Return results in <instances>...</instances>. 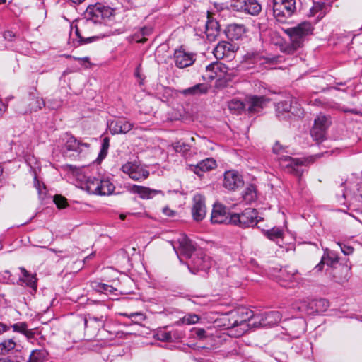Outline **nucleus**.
Here are the masks:
<instances>
[{
	"label": "nucleus",
	"mask_w": 362,
	"mask_h": 362,
	"mask_svg": "<svg viewBox=\"0 0 362 362\" xmlns=\"http://www.w3.org/2000/svg\"><path fill=\"white\" fill-rule=\"evenodd\" d=\"M114 16V10L110 7L105 6L100 4L89 6L86 10V19L82 21L75 26V33L81 43H88L95 37H84L81 34V28L83 27H91L95 23H105Z\"/></svg>",
	"instance_id": "nucleus-1"
},
{
	"label": "nucleus",
	"mask_w": 362,
	"mask_h": 362,
	"mask_svg": "<svg viewBox=\"0 0 362 362\" xmlns=\"http://www.w3.org/2000/svg\"><path fill=\"white\" fill-rule=\"evenodd\" d=\"M286 148L277 141L274 144L272 149L274 153L281 155L279 161L282 169L288 173L300 177L303 173V167L312 163L313 160L312 158H299L284 155V153L287 152Z\"/></svg>",
	"instance_id": "nucleus-2"
},
{
	"label": "nucleus",
	"mask_w": 362,
	"mask_h": 362,
	"mask_svg": "<svg viewBox=\"0 0 362 362\" xmlns=\"http://www.w3.org/2000/svg\"><path fill=\"white\" fill-rule=\"evenodd\" d=\"M228 323L226 325L228 329L240 327L238 335H242L252 327L253 317L255 315L252 310L245 308H239L228 313Z\"/></svg>",
	"instance_id": "nucleus-3"
},
{
	"label": "nucleus",
	"mask_w": 362,
	"mask_h": 362,
	"mask_svg": "<svg viewBox=\"0 0 362 362\" xmlns=\"http://www.w3.org/2000/svg\"><path fill=\"white\" fill-rule=\"evenodd\" d=\"M313 28L310 23L303 22L296 27L288 28L286 33L290 36L291 45L287 47L284 52L293 54L298 48L303 46L305 38L312 34Z\"/></svg>",
	"instance_id": "nucleus-4"
},
{
	"label": "nucleus",
	"mask_w": 362,
	"mask_h": 362,
	"mask_svg": "<svg viewBox=\"0 0 362 362\" xmlns=\"http://www.w3.org/2000/svg\"><path fill=\"white\" fill-rule=\"evenodd\" d=\"M261 220L257 211L252 208L245 209L241 213L232 214V224L243 228L254 227Z\"/></svg>",
	"instance_id": "nucleus-5"
},
{
	"label": "nucleus",
	"mask_w": 362,
	"mask_h": 362,
	"mask_svg": "<svg viewBox=\"0 0 362 362\" xmlns=\"http://www.w3.org/2000/svg\"><path fill=\"white\" fill-rule=\"evenodd\" d=\"M358 182L356 179L354 180H348L345 182H341L336 189V196L338 202L340 204H346L347 199L351 200L353 197L362 196L359 193Z\"/></svg>",
	"instance_id": "nucleus-6"
},
{
	"label": "nucleus",
	"mask_w": 362,
	"mask_h": 362,
	"mask_svg": "<svg viewBox=\"0 0 362 362\" xmlns=\"http://www.w3.org/2000/svg\"><path fill=\"white\" fill-rule=\"evenodd\" d=\"M295 0H273V14L280 23L286 22L296 11Z\"/></svg>",
	"instance_id": "nucleus-7"
},
{
	"label": "nucleus",
	"mask_w": 362,
	"mask_h": 362,
	"mask_svg": "<svg viewBox=\"0 0 362 362\" xmlns=\"http://www.w3.org/2000/svg\"><path fill=\"white\" fill-rule=\"evenodd\" d=\"M45 103L42 98L39 97V94L35 89L30 91L28 96L23 98L18 111L22 114H26L28 112H36L43 107Z\"/></svg>",
	"instance_id": "nucleus-8"
},
{
	"label": "nucleus",
	"mask_w": 362,
	"mask_h": 362,
	"mask_svg": "<svg viewBox=\"0 0 362 362\" xmlns=\"http://www.w3.org/2000/svg\"><path fill=\"white\" fill-rule=\"evenodd\" d=\"M282 317L279 311H269L263 314H257L253 317V327L272 326L278 324Z\"/></svg>",
	"instance_id": "nucleus-9"
},
{
	"label": "nucleus",
	"mask_w": 362,
	"mask_h": 362,
	"mask_svg": "<svg viewBox=\"0 0 362 362\" xmlns=\"http://www.w3.org/2000/svg\"><path fill=\"white\" fill-rule=\"evenodd\" d=\"M123 173L127 174L129 177L136 181H141L146 179L149 172L143 167L135 163L128 162L122 166Z\"/></svg>",
	"instance_id": "nucleus-10"
},
{
	"label": "nucleus",
	"mask_w": 362,
	"mask_h": 362,
	"mask_svg": "<svg viewBox=\"0 0 362 362\" xmlns=\"http://www.w3.org/2000/svg\"><path fill=\"white\" fill-rule=\"evenodd\" d=\"M244 184L242 175L235 170L226 171L223 175V186L224 188L235 191Z\"/></svg>",
	"instance_id": "nucleus-11"
},
{
	"label": "nucleus",
	"mask_w": 362,
	"mask_h": 362,
	"mask_svg": "<svg viewBox=\"0 0 362 362\" xmlns=\"http://www.w3.org/2000/svg\"><path fill=\"white\" fill-rule=\"evenodd\" d=\"M211 221L217 224H232V214L228 213L226 208L222 204H215L211 212Z\"/></svg>",
	"instance_id": "nucleus-12"
},
{
	"label": "nucleus",
	"mask_w": 362,
	"mask_h": 362,
	"mask_svg": "<svg viewBox=\"0 0 362 362\" xmlns=\"http://www.w3.org/2000/svg\"><path fill=\"white\" fill-rule=\"evenodd\" d=\"M192 214L194 221L203 220L206 214L205 198L200 194L194 196L192 200Z\"/></svg>",
	"instance_id": "nucleus-13"
},
{
	"label": "nucleus",
	"mask_w": 362,
	"mask_h": 362,
	"mask_svg": "<svg viewBox=\"0 0 362 362\" xmlns=\"http://www.w3.org/2000/svg\"><path fill=\"white\" fill-rule=\"evenodd\" d=\"M265 96L250 95L246 99V110L249 114L259 113L269 102Z\"/></svg>",
	"instance_id": "nucleus-14"
},
{
	"label": "nucleus",
	"mask_w": 362,
	"mask_h": 362,
	"mask_svg": "<svg viewBox=\"0 0 362 362\" xmlns=\"http://www.w3.org/2000/svg\"><path fill=\"white\" fill-rule=\"evenodd\" d=\"M192 266L195 271H192V268L188 266L191 272L195 274L196 272L207 271L211 266V261L206 255L202 252H197L192 260Z\"/></svg>",
	"instance_id": "nucleus-15"
},
{
	"label": "nucleus",
	"mask_w": 362,
	"mask_h": 362,
	"mask_svg": "<svg viewBox=\"0 0 362 362\" xmlns=\"http://www.w3.org/2000/svg\"><path fill=\"white\" fill-rule=\"evenodd\" d=\"M228 71V68L224 64L215 62L206 66V77L210 81L216 78H221Z\"/></svg>",
	"instance_id": "nucleus-16"
},
{
	"label": "nucleus",
	"mask_w": 362,
	"mask_h": 362,
	"mask_svg": "<svg viewBox=\"0 0 362 362\" xmlns=\"http://www.w3.org/2000/svg\"><path fill=\"white\" fill-rule=\"evenodd\" d=\"M128 190L131 193L138 194L143 199H152L158 194L163 196V192L161 190L152 189L147 187L136 185L129 186Z\"/></svg>",
	"instance_id": "nucleus-17"
},
{
	"label": "nucleus",
	"mask_w": 362,
	"mask_h": 362,
	"mask_svg": "<svg viewBox=\"0 0 362 362\" xmlns=\"http://www.w3.org/2000/svg\"><path fill=\"white\" fill-rule=\"evenodd\" d=\"M216 161L213 158H207L202 160L197 165H190L189 170L198 176L202 177L203 173L216 168Z\"/></svg>",
	"instance_id": "nucleus-18"
},
{
	"label": "nucleus",
	"mask_w": 362,
	"mask_h": 362,
	"mask_svg": "<svg viewBox=\"0 0 362 362\" xmlns=\"http://www.w3.org/2000/svg\"><path fill=\"white\" fill-rule=\"evenodd\" d=\"M179 247L177 255H182L187 258H190L193 252L195 250V246L192 241L185 235H182L178 238Z\"/></svg>",
	"instance_id": "nucleus-19"
},
{
	"label": "nucleus",
	"mask_w": 362,
	"mask_h": 362,
	"mask_svg": "<svg viewBox=\"0 0 362 362\" xmlns=\"http://www.w3.org/2000/svg\"><path fill=\"white\" fill-rule=\"evenodd\" d=\"M338 262L339 257L337 255V254H335L332 251L326 249L323 256L321 258L320 263L317 265H316L315 269L317 272H321L325 264H327V266L332 268H336Z\"/></svg>",
	"instance_id": "nucleus-20"
},
{
	"label": "nucleus",
	"mask_w": 362,
	"mask_h": 362,
	"mask_svg": "<svg viewBox=\"0 0 362 362\" xmlns=\"http://www.w3.org/2000/svg\"><path fill=\"white\" fill-rule=\"evenodd\" d=\"M174 59L175 66L180 69L191 66L194 62L193 54L180 49L175 51Z\"/></svg>",
	"instance_id": "nucleus-21"
},
{
	"label": "nucleus",
	"mask_w": 362,
	"mask_h": 362,
	"mask_svg": "<svg viewBox=\"0 0 362 362\" xmlns=\"http://www.w3.org/2000/svg\"><path fill=\"white\" fill-rule=\"evenodd\" d=\"M22 346L13 339H4L0 341V355L5 356L11 353H21Z\"/></svg>",
	"instance_id": "nucleus-22"
},
{
	"label": "nucleus",
	"mask_w": 362,
	"mask_h": 362,
	"mask_svg": "<svg viewBox=\"0 0 362 362\" xmlns=\"http://www.w3.org/2000/svg\"><path fill=\"white\" fill-rule=\"evenodd\" d=\"M133 127V124L124 119H117L112 121L109 125L112 134H126Z\"/></svg>",
	"instance_id": "nucleus-23"
},
{
	"label": "nucleus",
	"mask_w": 362,
	"mask_h": 362,
	"mask_svg": "<svg viewBox=\"0 0 362 362\" xmlns=\"http://www.w3.org/2000/svg\"><path fill=\"white\" fill-rule=\"evenodd\" d=\"M19 269L22 276L19 278L18 281L31 288L32 292H35L37 288L36 274H30L24 267H20Z\"/></svg>",
	"instance_id": "nucleus-24"
},
{
	"label": "nucleus",
	"mask_w": 362,
	"mask_h": 362,
	"mask_svg": "<svg viewBox=\"0 0 362 362\" xmlns=\"http://www.w3.org/2000/svg\"><path fill=\"white\" fill-rule=\"evenodd\" d=\"M89 146V144L81 142L73 135L69 134H66L65 147L66 150L70 151L81 152L83 151V147L88 148Z\"/></svg>",
	"instance_id": "nucleus-25"
},
{
	"label": "nucleus",
	"mask_w": 362,
	"mask_h": 362,
	"mask_svg": "<svg viewBox=\"0 0 362 362\" xmlns=\"http://www.w3.org/2000/svg\"><path fill=\"white\" fill-rule=\"evenodd\" d=\"M305 320L302 318L294 319L288 322L286 330L293 337L298 336L305 331Z\"/></svg>",
	"instance_id": "nucleus-26"
},
{
	"label": "nucleus",
	"mask_w": 362,
	"mask_h": 362,
	"mask_svg": "<svg viewBox=\"0 0 362 362\" xmlns=\"http://www.w3.org/2000/svg\"><path fill=\"white\" fill-rule=\"evenodd\" d=\"M82 188L88 193L98 194L100 180L95 177L83 175Z\"/></svg>",
	"instance_id": "nucleus-27"
},
{
	"label": "nucleus",
	"mask_w": 362,
	"mask_h": 362,
	"mask_svg": "<svg viewBox=\"0 0 362 362\" xmlns=\"http://www.w3.org/2000/svg\"><path fill=\"white\" fill-rule=\"evenodd\" d=\"M276 112L279 119H284L286 117L284 114H288L289 112H291L293 115H300V113L296 111L294 107H292L291 102L286 100L281 101L276 104Z\"/></svg>",
	"instance_id": "nucleus-28"
},
{
	"label": "nucleus",
	"mask_w": 362,
	"mask_h": 362,
	"mask_svg": "<svg viewBox=\"0 0 362 362\" xmlns=\"http://www.w3.org/2000/svg\"><path fill=\"white\" fill-rule=\"evenodd\" d=\"M106 317L101 315L100 317L88 315L84 319V325L86 329H93L94 331H98L100 328L104 327Z\"/></svg>",
	"instance_id": "nucleus-29"
},
{
	"label": "nucleus",
	"mask_w": 362,
	"mask_h": 362,
	"mask_svg": "<svg viewBox=\"0 0 362 362\" xmlns=\"http://www.w3.org/2000/svg\"><path fill=\"white\" fill-rule=\"evenodd\" d=\"M296 272L289 271L286 268L281 269L279 278L281 282L280 284L284 287H293V282L296 281Z\"/></svg>",
	"instance_id": "nucleus-30"
},
{
	"label": "nucleus",
	"mask_w": 362,
	"mask_h": 362,
	"mask_svg": "<svg viewBox=\"0 0 362 362\" xmlns=\"http://www.w3.org/2000/svg\"><path fill=\"white\" fill-rule=\"evenodd\" d=\"M246 29L243 24H231L227 28L226 35L230 40H238L245 33Z\"/></svg>",
	"instance_id": "nucleus-31"
},
{
	"label": "nucleus",
	"mask_w": 362,
	"mask_h": 362,
	"mask_svg": "<svg viewBox=\"0 0 362 362\" xmlns=\"http://www.w3.org/2000/svg\"><path fill=\"white\" fill-rule=\"evenodd\" d=\"M329 302L323 298L310 300V314L322 313L329 308Z\"/></svg>",
	"instance_id": "nucleus-32"
},
{
	"label": "nucleus",
	"mask_w": 362,
	"mask_h": 362,
	"mask_svg": "<svg viewBox=\"0 0 362 362\" xmlns=\"http://www.w3.org/2000/svg\"><path fill=\"white\" fill-rule=\"evenodd\" d=\"M232 45L227 42H221L214 49V55L216 59H223L228 57L231 50Z\"/></svg>",
	"instance_id": "nucleus-33"
},
{
	"label": "nucleus",
	"mask_w": 362,
	"mask_h": 362,
	"mask_svg": "<svg viewBox=\"0 0 362 362\" xmlns=\"http://www.w3.org/2000/svg\"><path fill=\"white\" fill-rule=\"evenodd\" d=\"M11 327L14 332L24 334L28 339H33L35 334L34 329H28V325L25 322L15 323Z\"/></svg>",
	"instance_id": "nucleus-34"
},
{
	"label": "nucleus",
	"mask_w": 362,
	"mask_h": 362,
	"mask_svg": "<svg viewBox=\"0 0 362 362\" xmlns=\"http://www.w3.org/2000/svg\"><path fill=\"white\" fill-rule=\"evenodd\" d=\"M219 33V25L216 21L209 20L206 23V34L209 40H214Z\"/></svg>",
	"instance_id": "nucleus-35"
},
{
	"label": "nucleus",
	"mask_w": 362,
	"mask_h": 362,
	"mask_svg": "<svg viewBox=\"0 0 362 362\" xmlns=\"http://www.w3.org/2000/svg\"><path fill=\"white\" fill-rule=\"evenodd\" d=\"M310 299H303L295 301L292 305L291 309L294 312H299L300 313H305L307 315L310 314Z\"/></svg>",
	"instance_id": "nucleus-36"
},
{
	"label": "nucleus",
	"mask_w": 362,
	"mask_h": 362,
	"mask_svg": "<svg viewBox=\"0 0 362 362\" xmlns=\"http://www.w3.org/2000/svg\"><path fill=\"white\" fill-rule=\"evenodd\" d=\"M208 89L206 85L203 83H198L194 86L184 89L181 93L184 95H199L203 93H206Z\"/></svg>",
	"instance_id": "nucleus-37"
},
{
	"label": "nucleus",
	"mask_w": 362,
	"mask_h": 362,
	"mask_svg": "<svg viewBox=\"0 0 362 362\" xmlns=\"http://www.w3.org/2000/svg\"><path fill=\"white\" fill-rule=\"evenodd\" d=\"M242 197L247 204H250L257 199L256 189L254 185H250L242 193Z\"/></svg>",
	"instance_id": "nucleus-38"
},
{
	"label": "nucleus",
	"mask_w": 362,
	"mask_h": 362,
	"mask_svg": "<svg viewBox=\"0 0 362 362\" xmlns=\"http://www.w3.org/2000/svg\"><path fill=\"white\" fill-rule=\"evenodd\" d=\"M199 320L200 317L198 315L194 313H187L182 318H180L178 321H176L175 324L177 325H190L197 323Z\"/></svg>",
	"instance_id": "nucleus-39"
},
{
	"label": "nucleus",
	"mask_w": 362,
	"mask_h": 362,
	"mask_svg": "<svg viewBox=\"0 0 362 362\" xmlns=\"http://www.w3.org/2000/svg\"><path fill=\"white\" fill-rule=\"evenodd\" d=\"M261 10V5L257 0H247L244 12L255 16L257 15Z\"/></svg>",
	"instance_id": "nucleus-40"
},
{
	"label": "nucleus",
	"mask_w": 362,
	"mask_h": 362,
	"mask_svg": "<svg viewBox=\"0 0 362 362\" xmlns=\"http://www.w3.org/2000/svg\"><path fill=\"white\" fill-rule=\"evenodd\" d=\"M98 195H109L114 192L115 186L107 180H100Z\"/></svg>",
	"instance_id": "nucleus-41"
},
{
	"label": "nucleus",
	"mask_w": 362,
	"mask_h": 362,
	"mask_svg": "<svg viewBox=\"0 0 362 362\" xmlns=\"http://www.w3.org/2000/svg\"><path fill=\"white\" fill-rule=\"evenodd\" d=\"M228 107L231 112H234L238 114L240 113V112L244 109H247L246 103H243V102L237 99H233L229 101Z\"/></svg>",
	"instance_id": "nucleus-42"
},
{
	"label": "nucleus",
	"mask_w": 362,
	"mask_h": 362,
	"mask_svg": "<svg viewBox=\"0 0 362 362\" xmlns=\"http://www.w3.org/2000/svg\"><path fill=\"white\" fill-rule=\"evenodd\" d=\"M265 235L271 240L276 241L278 243L279 240L283 238V230L279 228H273L265 232Z\"/></svg>",
	"instance_id": "nucleus-43"
},
{
	"label": "nucleus",
	"mask_w": 362,
	"mask_h": 362,
	"mask_svg": "<svg viewBox=\"0 0 362 362\" xmlns=\"http://www.w3.org/2000/svg\"><path fill=\"white\" fill-rule=\"evenodd\" d=\"M326 129L322 128L317 127L316 126H313L311 131L310 134L312 137L317 141H320L323 140L325 136Z\"/></svg>",
	"instance_id": "nucleus-44"
},
{
	"label": "nucleus",
	"mask_w": 362,
	"mask_h": 362,
	"mask_svg": "<svg viewBox=\"0 0 362 362\" xmlns=\"http://www.w3.org/2000/svg\"><path fill=\"white\" fill-rule=\"evenodd\" d=\"M325 5L324 3L320 2H314L313 6L310 9V16H315L317 14V18H322L324 16V12L322 9L325 8Z\"/></svg>",
	"instance_id": "nucleus-45"
},
{
	"label": "nucleus",
	"mask_w": 362,
	"mask_h": 362,
	"mask_svg": "<svg viewBox=\"0 0 362 362\" xmlns=\"http://www.w3.org/2000/svg\"><path fill=\"white\" fill-rule=\"evenodd\" d=\"M157 338L158 340L162 341H173V339L177 338L175 336V332H166L165 330H160L156 334Z\"/></svg>",
	"instance_id": "nucleus-46"
},
{
	"label": "nucleus",
	"mask_w": 362,
	"mask_h": 362,
	"mask_svg": "<svg viewBox=\"0 0 362 362\" xmlns=\"http://www.w3.org/2000/svg\"><path fill=\"white\" fill-rule=\"evenodd\" d=\"M173 148L176 152L185 155L190 149V146L186 143L179 141L173 144Z\"/></svg>",
	"instance_id": "nucleus-47"
},
{
	"label": "nucleus",
	"mask_w": 362,
	"mask_h": 362,
	"mask_svg": "<svg viewBox=\"0 0 362 362\" xmlns=\"http://www.w3.org/2000/svg\"><path fill=\"white\" fill-rule=\"evenodd\" d=\"M317 127H321L324 129H327L329 126V120L327 117L325 115H318L314 121V125Z\"/></svg>",
	"instance_id": "nucleus-48"
},
{
	"label": "nucleus",
	"mask_w": 362,
	"mask_h": 362,
	"mask_svg": "<svg viewBox=\"0 0 362 362\" xmlns=\"http://www.w3.org/2000/svg\"><path fill=\"white\" fill-rule=\"evenodd\" d=\"M109 146H110V139L108 137H105L103 139L102 146H101L100 152L99 153V157H100L101 158H104L106 156V155L107 154Z\"/></svg>",
	"instance_id": "nucleus-49"
},
{
	"label": "nucleus",
	"mask_w": 362,
	"mask_h": 362,
	"mask_svg": "<svg viewBox=\"0 0 362 362\" xmlns=\"http://www.w3.org/2000/svg\"><path fill=\"white\" fill-rule=\"evenodd\" d=\"M247 0H233L232 7L238 11H245Z\"/></svg>",
	"instance_id": "nucleus-50"
},
{
	"label": "nucleus",
	"mask_w": 362,
	"mask_h": 362,
	"mask_svg": "<svg viewBox=\"0 0 362 362\" xmlns=\"http://www.w3.org/2000/svg\"><path fill=\"white\" fill-rule=\"evenodd\" d=\"M54 202L59 209H64L67 205V200L62 195H55L54 197Z\"/></svg>",
	"instance_id": "nucleus-51"
},
{
	"label": "nucleus",
	"mask_w": 362,
	"mask_h": 362,
	"mask_svg": "<svg viewBox=\"0 0 362 362\" xmlns=\"http://www.w3.org/2000/svg\"><path fill=\"white\" fill-rule=\"evenodd\" d=\"M196 337L199 340H204L208 337L206 331L203 328H194Z\"/></svg>",
	"instance_id": "nucleus-52"
},
{
	"label": "nucleus",
	"mask_w": 362,
	"mask_h": 362,
	"mask_svg": "<svg viewBox=\"0 0 362 362\" xmlns=\"http://www.w3.org/2000/svg\"><path fill=\"white\" fill-rule=\"evenodd\" d=\"M122 315L128 317L129 318H136L138 317L139 320H142L144 319L143 314L140 313H131L129 314L127 313H121Z\"/></svg>",
	"instance_id": "nucleus-53"
},
{
	"label": "nucleus",
	"mask_w": 362,
	"mask_h": 362,
	"mask_svg": "<svg viewBox=\"0 0 362 362\" xmlns=\"http://www.w3.org/2000/svg\"><path fill=\"white\" fill-rule=\"evenodd\" d=\"M339 246L341 247V250L342 251V252L346 255H351L353 252H354V248L351 246H347V245H341L339 244Z\"/></svg>",
	"instance_id": "nucleus-54"
},
{
	"label": "nucleus",
	"mask_w": 362,
	"mask_h": 362,
	"mask_svg": "<svg viewBox=\"0 0 362 362\" xmlns=\"http://www.w3.org/2000/svg\"><path fill=\"white\" fill-rule=\"evenodd\" d=\"M163 213L165 216H169V217H173L176 214V212L175 211L170 209L168 206H165L163 209Z\"/></svg>",
	"instance_id": "nucleus-55"
},
{
	"label": "nucleus",
	"mask_w": 362,
	"mask_h": 362,
	"mask_svg": "<svg viewBox=\"0 0 362 362\" xmlns=\"http://www.w3.org/2000/svg\"><path fill=\"white\" fill-rule=\"evenodd\" d=\"M350 269H351L350 266H348V265H343L342 266V270H343V272L344 273V275L342 277L343 280H346L347 279L349 274Z\"/></svg>",
	"instance_id": "nucleus-56"
},
{
	"label": "nucleus",
	"mask_w": 362,
	"mask_h": 362,
	"mask_svg": "<svg viewBox=\"0 0 362 362\" xmlns=\"http://www.w3.org/2000/svg\"><path fill=\"white\" fill-rule=\"evenodd\" d=\"M14 36V33L10 30L5 31L4 33V37L8 40H11Z\"/></svg>",
	"instance_id": "nucleus-57"
},
{
	"label": "nucleus",
	"mask_w": 362,
	"mask_h": 362,
	"mask_svg": "<svg viewBox=\"0 0 362 362\" xmlns=\"http://www.w3.org/2000/svg\"><path fill=\"white\" fill-rule=\"evenodd\" d=\"M9 329V327L4 324L0 322V335L6 332H7Z\"/></svg>",
	"instance_id": "nucleus-58"
},
{
	"label": "nucleus",
	"mask_w": 362,
	"mask_h": 362,
	"mask_svg": "<svg viewBox=\"0 0 362 362\" xmlns=\"http://www.w3.org/2000/svg\"><path fill=\"white\" fill-rule=\"evenodd\" d=\"M34 185L38 190L39 194H41V192H41V185L40 184L39 180L37 179L36 177H35V179H34Z\"/></svg>",
	"instance_id": "nucleus-59"
},
{
	"label": "nucleus",
	"mask_w": 362,
	"mask_h": 362,
	"mask_svg": "<svg viewBox=\"0 0 362 362\" xmlns=\"http://www.w3.org/2000/svg\"><path fill=\"white\" fill-rule=\"evenodd\" d=\"M343 111L344 112H349L354 115L359 114V111H358L356 109H349V108H344Z\"/></svg>",
	"instance_id": "nucleus-60"
},
{
	"label": "nucleus",
	"mask_w": 362,
	"mask_h": 362,
	"mask_svg": "<svg viewBox=\"0 0 362 362\" xmlns=\"http://www.w3.org/2000/svg\"><path fill=\"white\" fill-rule=\"evenodd\" d=\"M151 32V30L148 28H143L141 30V33L142 35H148Z\"/></svg>",
	"instance_id": "nucleus-61"
},
{
	"label": "nucleus",
	"mask_w": 362,
	"mask_h": 362,
	"mask_svg": "<svg viewBox=\"0 0 362 362\" xmlns=\"http://www.w3.org/2000/svg\"><path fill=\"white\" fill-rule=\"evenodd\" d=\"M6 110L5 105L0 100V117L3 115V113Z\"/></svg>",
	"instance_id": "nucleus-62"
},
{
	"label": "nucleus",
	"mask_w": 362,
	"mask_h": 362,
	"mask_svg": "<svg viewBox=\"0 0 362 362\" xmlns=\"http://www.w3.org/2000/svg\"><path fill=\"white\" fill-rule=\"evenodd\" d=\"M74 59L76 60H78L79 62H89V57H81V58H79V57H74Z\"/></svg>",
	"instance_id": "nucleus-63"
},
{
	"label": "nucleus",
	"mask_w": 362,
	"mask_h": 362,
	"mask_svg": "<svg viewBox=\"0 0 362 362\" xmlns=\"http://www.w3.org/2000/svg\"><path fill=\"white\" fill-rule=\"evenodd\" d=\"M0 362H14V361L11 360L9 358L2 357V358H0Z\"/></svg>",
	"instance_id": "nucleus-64"
}]
</instances>
